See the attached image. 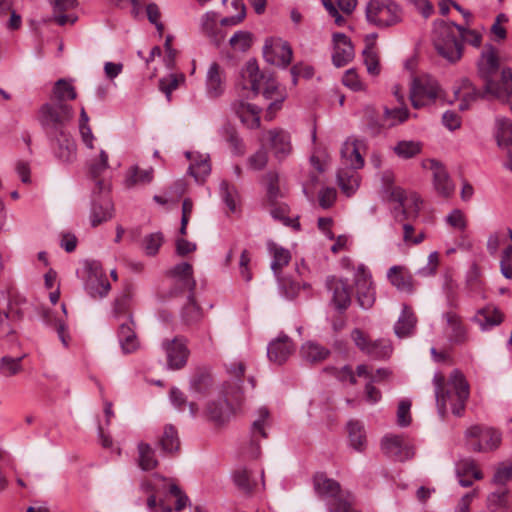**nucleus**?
Returning <instances> with one entry per match:
<instances>
[{"label":"nucleus","mask_w":512,"mask_h":512,"mask_svg":"<svg viewBox=\"0 0 512 512\" xmlns=\"http://www.w3.org/2000/svg\"><path fill=\"white\" fill-rule=\"evenodd\" d=\"M447 324L452 330L450 338L455 343H461L465 340L466 331L460 321L458 315L453 312H447L444 315Z\"/></svg>","instance_id":"obj_48"},{"label":"nucleus","mask_w":512,"mask_h":512,"mask_svg":"<svg viewBox=\"0 0 512 512\" xmlns=\"http://www.w3.org/2000/svg\"><path fill=\"white\" fill-rule=\"evenodd\" d=\"M474 321L482 330H487L502 322V314L495 308L486 307L478 311Z\"/></svg>","instance_id":"obj_36"},{"label":"nucleus","mask_w":512,"mask_h":512,"mask_svg":"<svg viewBox=\"0 0 512 512\" xmlns=\"http://www.w3.org/2000/svg\"><path fill=\"white\" fill-rule=\"evenodd\" d=\"M466 445L474 452H489L501 443V434L493 428L473 425L465 431Z\"/></svg>","instance_id":"obj_8"},{"label":"nucleus","mask_w":512,"mask_h":512,"mask_svg":"<svg viewBox=\"0 0 512 512\" xmlns=\"http://www.w3.org/2000/svg\"><path fill=\"white\" fill-rule=\"evenodd\" d=\"M457 476H472L476 480L482 479V473L477 469L476 464L472 460L461 461L457 466Z\"/></svg>","instance_id":"obj_58"},{"label":"nucleus","mask_w":512,"mask_h":512,"mask_svg":"<svg viewBox=\"0 0 512 512\" xmlns=\"http://www.w3.org/2000/svg\"><path fill=\"white\" fill-rule=\"evenodd\" d=\"M232 110L246 127L250 129L259 128L261 109L257 106L244 101H235L232 104Z\"/></svg>","instance_id":"obj_28"},{"label":"nucleus","mask_w":512,"mask_h":512,"mask_svg":"<svg viewBox=\"0 0 512 512\" xmlns=\"http://www.w3.org/2000/svg\"><path fill=\"white\" fill-rule=\"evenodd\" d=\"M477 73L484 82L485 93L494 98L508 102L512 98V69L500 70L497 50L486 45L477 62Z\"/></svg>","instance_id":"obj_2"},{"label":"nucleus","mask_w":512,"mask_h":512,"mask_svg":"<svg viewBox=\"0 0 512 512\" xmlns=\"http://www.w3.org/2000/svg\"><path fill=\"white\" fill-rule=\"evenodd\" d=\"M272 49L278 59L276 61L270 60L268 58L267 52L265 51V57L267 58L268 61H272L273 63H276L277 65H281L283 67H286L291 63L292 49L288 43H280L278 45H275Z\"/></svg>","instance_id":"obj_50"},{"label":"nucleus","mask_w":512,"mask_h":512,"mask_svg":"<svg viewBox=\"0 0 512 512\" xmlns=\"http://www.w3.org/2000/svg\"><path fill=\"white\" fill-rule=\"evenodd\" d=\"M357 169L340 168L337 172V183L341 191L348 197L352 196L359 187Z\"/></svg>","instance_id":"obj_30"},{"label":"nucleus","mask_w":512,"mask_h":512,"mask_svg":"<svg viewBox=\"0 0 512 512\" xmlns=\"http://www.w3.org/2000/svg\"><path fill=\"white\" fill-rule=\"evenodd\" d=\"M258 417L252 423V436L256 438L260 435L262 438H266V427L268 426L269 411L265 407H261L258 412Z\"/></svg>","instance_id":"obj_52"},{"label":"nucleus","mask_w":512,"mask_h":512,"mask_svg":"<svg viewBox=\"0 0 512 512\" xmlns=\"http://www.w3.org/2000/svg\"><path fill=\"white\" fill-rule=\"evenodd\" d=\"M223 397L221 396L218 401H211L207 406V415L209 418L216 423H223L233 412V407L229 403L228 396L231 395L236 398L234 392H229L224 388L222 391Z\"/></svg>","instance_id":"obj_25"},{"label":"nucleus","mask_w":512,"mask_h":512,"mask_svg":"<svg viewBox=\"0 0 512 512\" xmlns=\"http://www.w3.org/2000/svg\"><path fill=\"white\" fill-rule=\"evenodd\" d=\"M439 86L437 82L429 77H416L412 80L410 87V100L416 109L424 107L438 97Z\"/></svg>","instance_id":"obj_10"},{"label":"nucleus","mask_w":512,"mask_h":512,"mask_svg":"<svg viewBox=\"0 0 512 512\" xmlns=\"http://www.w3.org/2000/svg\"><path fill=\"white\" fill-rule=\"evenodd\" d=\"M486 507L490 512H509L507 498L503 490H497L488 495Z\"/></svg>","instance_id":"obj_49"},{"label":"nucleus","mask_w":512,"mask_h":512,"mask_svg":"<svg viewBox=\"0 0 512 512\" xmlns=\"http://www.w3.org/2000/svg\"><path fill=\"white\" fill-rule=\"evenodd\" d=\"M268 162V153L265 148L258 149L248 158V166L252 170H262Z\"/></svg>","instance_id":"obj_61"},{"label":"nucleus","mask_w":512,"mask_h":512,"mask_svg":"<svg viewBox=\"0 0 512 512\" xmlns=\"http://www.w3.org/2000/svg\"><path fill=\"white\" fill-rule=\"evenodd\" d=\"M355 287L359 305L364 309L371 308L375 302V290L371 274L364 265H359L355 272Z\"/></svg>","instance_id":"obj_17"},{"label":"nucleus","mask_w":512,"mask_h":512,"mask_svg":"<svg viewBox=\"0 0 512 512\" xmlns=\"http://www.w3.org/2000/svg\"><path fill=\"white\" fill-rule=\"evenodd\" d=\"M411 402L409 400L400 401L397 409V424L406 427L411 423L410 415Z\"/></svg>","instance_id":"obj_63"},{"label":"nucleus","mask_w":512,"mask_h":512,"mask_svg":"<svg viewBox=\"0 0 512 512\" xmlns=\"http://www.w3.org/2000/svg\"><path fill=\"white\" fill-rule=\"evenodd\" d=\"M279 286L284 296L288 299L295 298L302 287L298 282L290 278H279Z\"/></svg>","instance_id":"obj_60"},{"label":"nucleus","mask_w":512,"mask_h":512,"mask_svg":"<svg viewBox=\"0 0 512 512\" xmlns=\"http://www.w3.org/2000/svg\"><path fill=\"white\" fill-rule=\"evenodd\" d=\"M408 118V109L406 106L389 109L385 108L384 119L388 126H395L403 123Z\"/></svg>","instance_id":"obj_51"},{"label":"nucleus","mask_w":512,"mask_h":512,"mask_svg":"<svg viewBox=\"0 0 512 512\" xmlns=\"http://www.w3.org/2000/svg\"><path fill=\"white\" fill-rule=\"evenodd\" d=\"M364 63L367 71L371 75H378L380 73L379 58L374 49L363 50Z\"/></svg>","instance_id":"obj_59"},{"label":"nucleus","mask_w":512,"mask_h":512,"mask_svg":"<svg viewBox=\"0 0 512 512\" xmlns=\"http://www.w3.org/2000/svg\"><path fill=\"white\" fill-rule=\"evenodd\" d=\"M461 27L443 20L436 21L432 32V40L437 52L450 62L461 58L462 42L459 40Z\"/></svg>","instance_id":"obj_6"},{"label":"nucleus","mask_w":512,"mask_h":512,"mask_svg":"<svg viewBox=\"0 0 512 512\" xmlns=\"http://www.w3.org/2000/svg\"><path fill=\"white\" fill-rule=\"evenodd\" d=\"M510 480H512V462L500 464L494 474L493 482L505 485Z\"/></svg>","instance_id":"obj_62"},{"label":"nucleus","mask_w":512,"mask_h":512,"mask_svg":"<svg viewBox=\"0 0 512 512\" xmlns=\"http://www.w3.org/2000/svg\"><path fill=\"white\" fill-rule=\"evenodd\" d=\"M350 445L358 452L366 447V433L364 426L357 420H351L347 424Z\"/></svg>","instance_id":"obj_37"},{"label":"nucleus","mask_w":512,"mask_h":512,"mask_svg":"<svg viewBox=\"0 0 512 512\" xmlns=\"http://www.w3.org/2000/svg\"><path fill=\"white\" fill-rule=\"evenodd\" d=\"M138 449V464L144 471H150L157 467L158 460L156 458L155 450L152 446L145 442H140L137 446Z\"/></svg>","instance_id":"obj_39"},{"label":"nucleus","mask_w":512,"mask_h":512,"mask_svg":"<svg viewBox=\"0 0 512 512\" xmlns=\"http://www.w3.org/2000/svg\"><path fill=\"white\" fill-rule=\"evenodd\" d=\"M486 94L477 89L468 78H463L454 86V95L460 101L459 109L464 111L469 109L470 105L477 99Z\"/></svg>","instance_id":"obj_23"},{"label":"nucleus","mask_w":512,"mask_h":512,"mask_svg":"<svg viewBox=\"0 0 512 512\" xmlns=\"http://www.w3.org/2000/svg\"><path fill=\"white\" fill-rule=\"evenodd\" d=\"M161 347L166 355L168 369L180 370L186 365L190 351L184 337L165 339L162 341Z\"/></svg>","instance_id":"obj_13"},{"label":"nucleus","mask_w":512,"mask_h":512,"mask_svg":"<svg viewBox=\"0 0 512 512\" xmlns=\"http://www.w3.org/2000/svg\"><path fill=\"white\" fill-rule=\"evenodd\" d=\"M351 338L363 353L376 360L390 357L393 351L389 340L378 339L372 341L360 329H354L351 332Z\"/></svg>","instance_id":"obj_11"},{"label":"nucleus","mask_w":512,"mask_h":512,"mask_svg":"<svg viewBox=\"0 0 512 512\" xmlns=\"http://www.w3.org/2000/svg\"><path fill=\"white\" fill-rule=\"evenodd\" d=\"M382 451L398 461H406L413 457L414 447L403 435H386L381 441Z\"/></svg>","instance_id":"obj_16"},{"label":"nucleus","mask_w":512,"mask_h":512,"mask_svg":"<svg viewBox=\"0 0 512 512\" xmlns=\"http://www.w3.org/2000/svg\"><path fill=\"white\" fill-rule=\"evenodd\" d=\"M232 478L237 488L245 494L252 493L256 488L257 483L252 477V472L244 466L235 469Z\"/></svg>","instance_id":"obj_35"},{"label":"nucleus","mask_w":512,"mask_h":512,"mask_svg":"<svg viewBox=\"0 0 512 512\" xmlns=\"http://www.w3.org/2000/svg\"><path fill=\"white\" fill-rule=\"evenodd\" d=\"M313 486L316 494L327 502L330 512H358L354 509L353 494L343 490L336 480L318 473L313 478Z\"/></svg>","instance_id":"obj_5"},{"label":"nucleus","mask_w":512,"mask_h":512,"mask_svg":"<svg viewBox=\"0 0 512 512\" xmlns=\"http://www.w3.org/2000/svg\"><path fill=\"white\" fill-rule=\"evenodd\" d=\"M86 270L88 276L85 282V289L89 295L93 298L105 297L109 293L111 286L101 264L96 261L87 262Z\"/></svg>","instance_id":"obj_14"},{"label":"nucleus","mask_w":512,"mask_h":512,"mask_svg":"<svg viewBox=\"0 0 512 512\" xmlns=\"http://www.w3.org/2000/svg\"><path fill=\"white\" fill-rule=\"evenodd\" d=\"M268 251L272 256L271 269L273 273L278 276L280 271L288 265L291 260V254L289 250L277 245L270 241L267 244Z\"/></svg>","instance_id":"obj_32"},{"label":"nucleus","mask_w":512,"mask_h":512,"mask_svg":"<svg viewBox=\"0 0 512 512\" xmlns=\"http://www.w3.org/2000/svg\"><path fill=\"white\" fill-rule=\"evenodd\" d=\"M229 43L236 50L246 51L252 43L251 33L248 31H237L230 38Z\"/></svg>","instance_id":"obj_55"},{"label":"nucleus","mask_w":512,"mask_h":512,"mask_svg":"<svg viewBox=\"0 0 512 512\" xmlns=\"http://www.w3.org/2000/svg\"><path fill=\"white\" fill-rule=\"evenodd\" d=\"M362 141L357 139L346 140L341 148V157L343 168L360 169L364 166V159L360 154V145Z\"/></svg>","instance_id":"obj_26"},{"label":"nucleus","mask_w":512,"mask_h":512,"mask_svg":"<svg viewBox=\"0 0 512 512\" xmlns=\"http://www.w3.org/2000/svg\"><path fill=\"white\" fill-rule=\"evenodd\" d=\"M76 97L75 87L66 79H59L53 87L56 102L42 104L37 113V120L51 144L54 156L63 163H71L77 156V146L69 131L75 111L72 105L66 103Z\"/></svg>","instance_id":"obj_1"},{"label":"nucleus","mask_w":512,"mask_h":512,"mask_svg":"<svg viewBox=\"0 0 512 512\" xmlns=\"http://www.w3.org/2000/svg\"><path fill=\"white\" fill-rule=\"evenodd\" d=\"M206 94L209 98L220 97L226 89V74L223 67L213 62L208 67L205 78Z\"/></svg>","instance_id":"obj_19"},{"label":"nucleus","mask_w":512,"mask_h":512,"mask_svg":"<svg viewBox=\"0 0 512 512\" xmlns=\"http://www.w3.org/2000/svg\"><path fill=\"white\" fill-rule=\"evenodd\" d=\"M211 386L212 377L206 371L199 370L190 379V391L199 396L206 395Z\"/></svg>","instance_id":"obj_40"},{"label":"nucleus","mask_w":512,"mask_h":512,"mask_svg":"<svg viewBox=\"0 0 512 512\" xmlns=\"http://www.w3.org/2000/svg\"><path fill=\"white\" fill-rule=\"evenodd\" d=\"M169 274L182 289L189 292L194 291L196 281L193 278V267L191 264L187 262L179 263L170 270Z\"/></svg>","instance_id":"obj_29"},{"label":"nucleus","mask_w":512,"mask_h":512,"mask_svg":"<svg viewBox=\"0 0 512 512\" xmlns=\"http://www.w3.org/2000/svg\"><path fill=\"white\" fill-rule=\"evenodd\" d=\"M110 184L106 180H98L93 190L91 207V224L97 226L112 218L113 205L109 197Z\"/></svg>","instance_id":"obj_9"},{"label":"nucleus","mask_w":512,"mask_h":512,"mask_svg":"<svg viewBox=\"0 0 512 512\" xmlns=\"http://www.w3.org/2000/svg\"><path fill=\"white\" fill-rule=\"evenodd\" d=\"M153 168L142 170L138 166L131 167L125 178V185L128 188L139 184H148L153 179Z\"/></svg>","instance_id":"obj_41"},{"label":"nucleus","mask_w":512,"mask_h":512,"mask_svg":"<svg viewBox=\"0 0 512 512\" xmlns=\"http://www.w3.org/2000/svg\"><path fill=\"white\" fill-rule=\"evenodd\" d=\"M326 286L332 293L331 301L335 308L339 311L346 310L351 303V293L348 282L331 276L327 278Z\"/></svg>","instance_id":"obj_20"},{"label":"nucleus","mask_w":512,"mask_h":512,"mask_svg":"<svg viewBox=\"0 0 512 512\" xmlns=\"http://www.w3.org/2000/svg\"><path fill=\"white\" fill-rule=\"evenodd\" d=\"M25 357V355L12 358L9 356H4L1 358V372L5 376H12L19 373L22 369L21 361Z\"/></svg>","instance_id":"obj_56"},{"label":"nucleus","mask_w":512,"mask_h":512,"mask_svg":"<svg viewBox=\"0 0 512 512\" xmlns=\"http://www.w3.org/2000/svg\"><path fill=\"white\" fill-rule=\"evenodd\" d=\"M181 315L183 321L188 325L197 323L201 320L202 310L197 304L193 292H189L187 303L184 305Z\"/></svg>","instance_id":"obj_43"},{"label":"nucleus","mask_w":512,"mask_h":512,"mask_svg":"<svg viewBox=\"0 0 512 512\" xmlns=\"http://www.w3.org/2000/svg\"><path fill=\"white\" fill-rule=\"evenodd\" d=\"M334 51L332 62L336 67H343L354 58V47L350 39L344 33L333 34Z\"/></svg>","instance_id":"obj_21"},{"label":"nucleus","mask_w":512,"mask_h":512,"mask_svg":"<svg viewBox=\"0 0 512 512\" xmlns=\"http://www.w3.org/2000/svg\"><path fill=\"white\" fill-rule=\"evenodd\" d=\"M220 195L222 200L225 202L230 211L236 210V197L237 192L233 185H230L227 181L223 180L220 183Z\"/></svg>","instance_id":"obj_54"},{"label":"nucleus","mask_w":512,"mask_h":512,"mask_svg":"<svg viewBox=\"0 0 512 512\" xmlns=\"http://www.w3.org/2000/svg\"><path fill=\"white\" fill-rule=\"evenodd\" d=\"M185 82V75L182 73L179 74H169L166 77H163L159 80V89L166 96L168 102L171 101V95L174 90H176L181 84Z\"/></svg>","instance_id":"obj_44"},{"label":"nucleus","mask_w":512,"mask_h":512,"mask_svg":"<svg viewBox=\"0 0 512 512\" xmlns=\"http://www.w3.org/2000/svg\"><path fill=\"white\" fill-rule=\"evenodd\" d=\"M337 192L335 188H322L318 194L319 205L323 209L330 208L336 200Z\"/></svg>","instance_id":"obj_64"},{"label":"nucleus","mask_w":512,"mask_h":512,"mask_svg":"<svg viewBox=\"0 0 512 512\" xmlns=\"http://www.w3.org/2000/svg\"><path fill=\"white\" fill-rule=\"evenodd\" d=\"M267 137L269 146L277 159L282 160L291 153V138L287 131L272 129L267 132Z\"/></svg>","instance_id":"obj_24"},{"label":"nucleus","mask_w":512,"mask_h":512,"mask_svg":"<svg viewBox=\"0 0 512 512\" xmlns=\"http://www.w3.org/2000/svg\"><path fill=\"white\" fill-rule=\"evenodd\" d=\"M294 349L291 339L285 334H280L268 344L267 356L271 362L281 365L290 357Z\"/></svg>","instance_id":"obj_22"},{"label":"nucleus","mask_w":512,"mask_h":512,"mask_svg":"<svg viewBox=\"0 0 512 512\" xmlns=\"http://www.w3.org/2000/svg\"><path fill=\"white\" fill-rule=\"evenodd\" d=\"M387 278L400 292L412 294L415 290L413 276L404 266L395 265L389 268Z\"/></svg>","instance_id":"obj_27"},{"label":"nucleus","mask_w":512,"mask_h":512,"mask_svg":"<svg viewBox=\"0 0 512 512\" xmlns=\"http://www.w3.org/2000/svg\"><path fill=\"white\" fill-rule=\"evenodd\" d=\"M187 158L191 159V163L189 166L190 174L195 178L197 182H201L208 176L211 172V165L208 159V156L197 155V157L192 158V153H186Z\"/></svg>","instance_id":"obj_34"},{"label":"nucleus","mask_w":512,"mask_h":512,"mask_svg":"<svg viewBox=\"0 0 512 512\" xmlns=\"http://www.w3.org/2000/svg\"><path fill=\"white\" fill-rule=\"evenodd\" d=\"M391 199L399 204V207L394 209L397 220H408L418 216L421 200L416 193H408L400 187H395L391 191Z\"/></svg>","instance_id":"obj_12"},{"label":"nucleus","mask_w":512,"mask_h":512,"mask_svg":"<svg viewBox=\"0 0 512 512\" xmlns=\"http://www.w3.org/2000/svg\"><path fill=\"white\" fill-rule=\"evenodd\" d=\"M118 332L117 337L120 347L125 354L137 351L140 342L135 332V323L131 313L121 314L117 312Z\"/></svg>","instance_id":"obj_15"},{"label":"nucleus","mask_w":512,"mask_h":512,"mask_svg":"<svg viewBox=\"0 0 512 512\" xmlns=\"http://www.w3.org/2000/svg\"><path fill=\"white\" fill-rule=\"evenodd\" d=\"M158 445L162 449L163 453L174 454L180 449V439L176 428L167 424L164 427L163 433L159 438Z\"/></svg>","instance_id":"obj_33"},{"label":"nucleus","mask_w":512,"mask_h":512,"mask_svg":"<svg viewBox=\"0 0 512 512\" xmlns=\"http://www.w3.org/2000/svg\"><path fill=\"white\" fill-rule=\"evenodd\" d=\"M329 353L330 352L328 349L312 341L304 343L300 350L302 358L310 363H316L325 360Z\"/></svg>","instance_id":"obj_38"},{"label":"nucleus","mask_w":512,"mask_h":512,"mask_svg":"<svg viewBox=\"0 0 512 512\" xmlns=\"http://www.w3.org/2000/svg\"><path fill=\"white\" fill-rule=\"evenodd\" d=\"M267 184V197L271 205H275L277 199L282 196L278 181L279 176L276 172H269L265 175Z\"/></svg>","instance_id":"obj_53"},{"label":"nucleus","mask_w":512,"mask_h":512,"mask_svg":"<svg viewBox=\"0 0 512 512\" xmlns=\"http://www.w3.org/2000/svg\"><path fill=\"white\" fill-rule=\"evenodd\" d=\"M422 146L417 141H399L394 147L393 152L402 159H410L421 152Z\"/></svg>","instance_id":"obj_45"},{"label":"nucleus","mask_w":512,"mask_h":512,"mask_svg":"<svg viewBox=\"0 0 512 512\" xmlns=\"http://www.w3.org/2000/svg\"><path fill=\"white\" fill-rule=\"evenodd\" d=\"M497 123V142L500 147H506L512 144V121L501 117L496 119Z\"/></svg>","instance_id":"obj_47"},{"label":"nucleus","mask_w":512,"mask_h":512,"mask_svg":"<svg viewBox=\"0 0 512 512\" xmlns=\"http://www.w3.org/2000/svg\"><path fill=\"white\" fill-rule=\"evenodd\" d=\"M424 168H429L433 173V185L436 192L442 197H450L455 190V185L449 177L442 163L435 159L423 162Z\"/></svg>","instance_id":"obj_18"},{"label":"nucleus","mask_w":512,"mask_h":512,"mask_svg":"<svg viewBox=\"0 0 512 512\" xmlns=\"http://www.w3.org/2000/svg\"><path fill=\"white\" fill-rule=\"evenodd\" d=\"M109 156L105 150H100L99 154L95 157H91L88 162L89 174L92 178L99 180L105 171L109 168L108 162Z\"/></svg>","instance_id":"obj_42"},{"label":"nucleus","mask_w":512,"mask_h":512,"mask_svg":"<svg viewBox=\"0 0 512 512\" xmlns=\"http://www.w3.org/2000/svg\"><path fill=\"white\" fill-rule=\"evenodd\" d=\"M163 243V235L160 232L151 233L144 237L143 247L147 255L154 256Z\"/></svg>","instance_id":"obj_57"},{"label":"nucleus","mask_w":512,"mask_h":512,"mask_svg":"<svg viewBox=\"0 0 512 512\" xmlns=\"http://www.w3.org/2000/svg\"><path fill=\"white\" fill-rule=\"evenodd\" d=\"M366 19L369 24L385 29L402 22L403 10L393 0H370L366 5Z\"/></svg>","instance_id":"obj_7"},{"label":"nucleus","mask_w":512,"mask_h":512,"mask_svg":"<svg viewBox=\"0 0 512 512\" xmlns=\"http://www.w3.org/2000/svg\"><path fill=\"white\" fill-rule=\"evenodd\" d=\"M241 75L244 88H250L256 95L262 92L266 99L272 100L267 108L266 114V117L271 120L274 114L280 110L285 98L284 95L278 91L276 81L262 74L254 59L247 61Z\"/></svg>","instance_id":"obj_4"},{"label":"nucleus","mask_w":512,"mask_h":512,"mask_svg":"<svg viewBox=\"0 0 512 512\" xmlns=\"http://www.w3.org/2000/svg\"><path fill=\"white\" fill-rule=\"evenodd\" d=\"M433 384L440 417L444 419L447 415L448 404L455 416H462L470 395V387L464 375L456 369L446 381L444 375L437 372L433 376Z\"/></svg>","instance_id":"obj_3"},{"label":"nucleus","mask_w":512,"mask_h":512,"mask_svg":"<svg viewBox=\"0 0 512 512\" xmlns=\"http://www.w3.org/2000/svg\"><path fill=\"white\" fill-rule=\"evenodd\" d=\"M89 116L84 107L80 109V119H79V133L82 139L83 144L88 149H94V141L95 136L92 132L91 127L88 124Z\"/></svg>","instance_id":"obj_46"},{"label":"nucleus","mask_w":512,"mask_h":512,"mask_svg":"<svg viewBox=\"0 0 512 512\" xmlns=\"http://www.w3.org/2000/svg\"><path fill=\"white\" fill-rule=\"evenodd\" d=\"M416 317L407 305H403L402 312L395 323L394 331L399 338L409 336L416 325Z\"/></svg>","instance_id":"obj_31"}]
</instances>
